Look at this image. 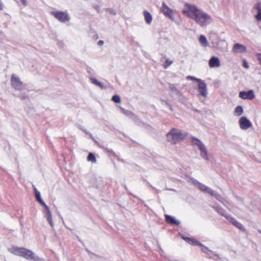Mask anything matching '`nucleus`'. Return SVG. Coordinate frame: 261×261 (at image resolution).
<instances>
[{"label":"nucleus","mask_w":261,"mask_h":261,"mask_svg":"<svg viewBox=\"0 0 261 261\" xmlns=\"http://www.w3.org/2000/svg\"><path fill=\"white\" fill-rule=\"evenodd\" d=\"M254 9L257 11V14L255 16V19L258 21H261V2L257 3L254 6Z\"/></svg>","instance_id":"nucleus-15"},{"label":"nucleus","mask_w":261,"mask_h":261,"mask_svg":"<svg viewBox=\"0 0 261 261\" xmlns=\"http://www.w3.org/2000/svg\"><path fill=\"white\" fill-rule=\"evenodd\" d=\"M103 41L102 40H99L98 42V44L99 45H103Z\"/></svg>","instance_id":"nucleus-36"},{"label":"nucleus","mask_w":261,"mask_h":261,"mask_svg":"<svg viewBox=\"0 0 261 261\" xmlns=\"http://www.w3.org/2000/svg\"><path fill=\"white\" fill-rule=\"evenodd\" d=\"M87 160L92 163H96V159L94 154L91 152L89 153L87 156Z\"/></svg>","instance_id":"nucleus-22"},{"label":"nucleus","mask_w":261,"mask_h":261,"mask_svg":"<svg viewBox=\"0 0 261 261\" xmlns=\"http://www.w3.org/2000/svg\"><path fill=\"white\" fill-rule=\"evenodd\" d=\"M198 83V92L203 97L206 96L207 89L205 83L201 80Z\"/></svg>","instance_id":"nucleus-9"},{"label":"nucleus","mask_w":261,"mask_h":261,"mask_svg":"<svg viewBox=\"0 0 261 261\" xmlns=\"http://www.w3.org/2000/svg\"><path fill=\"white\" fill-rule=\"evenodd\" d=\"M232 224L234 226H235L236 227L239 228V229L243 230V231H245V229L244 228L243 225L241 223H240V222H238L236 220V221H234Z\"/></svg>","instance_id":"nucleus-23"},{"label":"nucleus","mask_w":261,"mask_h":261,"mask_svg":"<svg viewBox=\"0 0 261 261\" xmlns=\"http://www.w3.org/2000/svg\"><path fill=\"white\" fill-rule=\"evenodd\" d=\"M24 248H20V247H12L9 249H8V251L15 255H17V256H21L22 255V253H23V251H24Z\"/></svg>","instance_id":"nucleus-10"},{"label":"nucleus","mask_w":261,"mask_h":261,"mask_svg":"<svg viewBox=\"0 0 261 261\" xmlns=\"http://www.w3.org/2000/svg\"><path fill=\"white\" fill-rule=\"evenodd\" d=\"M112 100L116 103H119L121 101L120 97L119 95H115L112 97Z\"/></svg>","instance_id":"nucleus-25"},{"label":"nucleus","mask_w":261,"mask_h":261,"mask_svg":"<svg viewBox=\"0 0 261 261\" xmlns=\"http://www.w3.org/2000/svg\"><path fill=\"white\" fill-rule=\"evenodd\" d=\"M256 56L257 60L259 61L260 65H261V54H257Z\"/></svg>","instance_id":"nucleus-32"},{"label":"nucleus","mask_w":261,"mask_h":261,"mask_svg":"<svg viewBox=\"0 0 261 261\" xmlns=\"http://www.w3.org/2000/svg\"><path fill=\"white\" fill-rule=\"evenodd\" d=\"M187 79L188 80H193V81H195L196 82H200V79H198L194 76H188L187 77Z\"/></svg>","instance_id":"nucleus-29"},{"label":"nucleus","mask_w":261,"mask_h":261,"mask_svg":"<svg viewBox=\"0 0 261 261\" xmlns=\"http://www.w3.org/2000/svg\"><path fill=\"white\" fill-rule=\"evenodd\" d=\"M51 14L62 22L68 21L70 19V17L66 12L53 11L51 12Z\"/></svg>","instance_id":"nucleus-5"},{"label":"nucleus","mask_w":261,"mask_h":261,"mask_svg":"<svg viewBox=\"0 0 261 261\" xmlns=\"http://www.w3.org/2000/svg\"><path fill=\"white\" fill-rule=\"evenodd\" d=\"M243 112V108L241 106H237L234 110V114L237 116H240Z\"/></svg>","instance_id":"nucleus-20"},{"label":"nucleus","mask_w":261,"mask_h":261,"mask_svg":"<svg viewBox=\"0 0 261 261\" xmlns=\"http://www.w3.org/2000/svg\"><path fill=\"white\" fill-rule=\"evenodd\" d=\"M165 217L166 222L167 223L170 224H172V225H179V222L178 221L174 219V218H173L171 216H170L168 215H165Z\"/></svg>","instance_id":"nucleus-13"},{"label":"nucleus","mask_w":261,"mask_h":261,"mask_svg":"<svg viewBox=\"0 0 261 261\" xmlns=\"http://www.w3.org/2000/svg\"><path fill=\"white\" fill-rule=\"evenodd\" d=\"M224 217L232 224L233 223L234 221H236V220L230 216L226 215L224 216Z\"/></svg>","instance_id":"nucleus-28"},{"label":"nucleus","mask_w":261,"mask_h":261,"mask_svg":"<svg viewBox=\"0 0 261 261\" xmlns=\"http://www.w3.org/2000/svg\"><path fill=\"white\" fill-rule=\"evenodd\" d=\"M4 9V6L3 3L1 2L0 3V10H3Z\"/></svg>","instance_id":"nucleus-35"},{"label":"nucleus","mask_w":261,"mask_h":261,"mask_svg":"<svg viewBox=\"0 0 261 261\" xmlns=\"http://www.w3.org/2000/svg\"><path fill=\"white\" fill-rule=\"evenodd\" d=\"M186 136V133L176 128L171 129L167 134V140L173 144L181 142Z\"/></svg>","instance_id":"nucleus-2"},{"label":"nucleus","mask_w":261,"mask_h":261,"mask_svg":"<svg viewBox=\"0 0 261 261\" xmlns=\"http://www.w3.org/2000/svg\"><path fill=\"white\" fill-rule=\"evenodd\" d=\"M45 207L46 208V210L47 211V214H46L47 220L48 221V222L50 224V225L51 226H53V220H52V217H51V212L50 211V210L49 209V207L47 205H45Z\"/></svg>","instance_id":"nucleus-18"},{"label":"nucleus","mask_w":261,"mask_h":261,"mask_svg":"<svg viewBox=\"0 0 261 261\" xmlns=\"http://www.w3.org/2000/svg\"><path fill=\"white\" fill-rule=\"evenodd\" d=\"M92 83L99 86V87H100L101 88H103L102 84L101 83H100L99 81H98L97 80H96L95 79H92Z\"/></svg>","instance_id":"nucleus-26"},{"label":"nucleus","mask_w":261,"mask_h":261,"mask_svg":"<svg viewBox=\"0 0 261 261\" xmlns=\"http://www.w3.org/2000/svg\"><path fill=\"white\" fill-rule=\"evenodd\" d=\"M169 88L173 91H176L177 90L176 87L173 84H170Z\"/></svg>","instance_id":"nucleus-31"},{"label":"nucleus","mask_w":261,"mask_h":261,"mask_svg":"<svg viewBox=\"0 0 261 261\" xmlns=\"http://www.w3.org/2000/svg\"><path fill=\"white\" fill-rule=\"evenodd\" d=\"M173 63L172 60H170L169 59H166L165 63L164 65V67L165 69L168 68L170 65H171Z\"/></svg>","instance_id":"nucleus-24"},{"label":"nucleus","mask_w":261,"mask_h":261,"mask_svg":"<svg viewBox=\"0 0 261 261\" xmlns=\"http://www.w3.org/2000/svg\"><path fill=\"white\" fill-rule=\"evenodd\" d=\"M224 217L232 224L233 223L234 221H236V220L230 216L226 215L224 216Z\"/></svg>","instance_id":"nucleus-27"},{"label":"nucleus","mask_w":261,"mask_h":261,"mask_svg":"<svg viewBox=\"0 0 261 261\" xmlns=\"http://www.w3.org/2000/svg\"><path fill=\"white\" fill-rule=\"evenodd\" d=\"M20 2L23 6H26L27 5V2L26 0H21Z\"/></svg>","instance_id":"nucleus-34"},{"label":"nucleus","mask_w":261,"mask_h":261,"mask_svg":"<svg viewBox=\"0 0 261 261\" xmlns=\"http://www.w3.org/2000/svg\"><path fill=\"white\" fill-rule=\"evenodd\" d=\"M182 12L202 27L210 24L213 20L211 15L198 9L195 5L186 3Z\"/></svg>","instance_id":"nucleus-1"},{"label":"nucleus","mask_w":261,"mask_h":261,"mask_svg":"<svg viewBox=\"0 0 261 261\" xmlns=\"http://www.w3.org/2000/svg\"><path fill=\"white\" fill-rule=\"evenodd\" d=\"M200 189L203 191H207L209 189L205 185H202L200 186Z\"/></svg>","instance_id":"nucleus-30"},{"label":"nucleus","mask_w":261,"mask_h":261,"mask_svg":"<svg viewBox=\"0 0 261 261\" xmlns=\"http://www.w3.org/2000/svg\"><path fill=\"white\" fill-rule=\"evenodd\" d=\"M143 14L145 18V20L146 22L148 24H150L152 21V16L150 13H149L147 11L145 10L143 12Z\"/></svg>","instance_id":"nucleus-17"},{"label":"nucleus","mask_w":261,"mask_h":261,"mask_svg":"<svg viewBox=\"0 0 261 261\" xmlns=\"http://www.w3.org/2000/svg\"><path fill=\"white\" fill-rule=\"evenodd\" d=\"M161 12L170 19H173V11L170 9L165 2H163L161 8Z\"/></svg>","instance_id":"nucleus-6"},{"label":"nucleus","mask_w":261,"mask_h":261,"mask_svg":"<svg viewBox=\"0 0 261 261\" xmlns=\"http://www.w3.org/2000/svg\"><path fill=\"white\" fill-rule=\"evenodd\" d=\"M234 53H245L246 51V48L245 46L239 43H236L232 48Z\"/></svg>","instance_id":"nucleus-12"},{"label":"nucleus","mask_w":261,"mask_h":261,"mask_svg":"<svg viewBox=\"0 0 261 261\" xmlns=\"http://www.w3.org/2000/svg\"><path fill=\"white\" fill-rule=\"evenodd\" d=\"M208 64L210 67H218L220 66V62L219 58L216 57H212L209 60Z\"/></svg>","instance_id":"nucleus-11"},{"label":"nucleus","mask_w":261,"mask_h":261,"mask_svg":"<svg viewBox=\"0 0 261 261\" xmlns=\"http://www.w3.org/2000/svg\"><path fill=\"white\" fill-rule=\"evenodd\" d=\"M243 66H244L245 68H248V67H249V66H248V64H247V62H246L245 60H244V62H243Z\"/></svg>","instance_id":"nucleus-33"},{"label":"nucleus","mask_w":261,"mask_h":261,"mask_svg":"<svg viewBox=\"0 0 261 261\" xmlns=\"http://www.w3.org/2000/svg\"><path fill=\"white\" fill-rule=\"evenodd\" d=\"M191 142L193 145L198 146V148L200 150L201 155L206 160H208V157L207 152L202 143L199 140L195 138H193Z\"/></svg>","instance_id":"nucleus-3"},{"label":"nucleus","mask_w":261,"mask_h":261,"mask_svg":"<svg viewBox=\"0 0 261 261\" xmlns=\"http://www.w3.org/2000/svg\"><path fill=\"white\" fill-rule=\"evenodd\" d=\"M184 239L191 245L199 246H202V244H201L200 242L194 239H191L189 238H184Z\"/></svg>","instance_id":"nucleus-16"},{"label":"nucleus","mask_w":261,"mask_h":261,"mask_svg":"<svg viewBox=\"0 0 261 261\" xmlns=\"http://www.w3.org/2000/svg\"><path fill=\"white\" fill-rule=\"evenodd\" d=\"M12 87L16 90H21L24 88V84L20 79L14 74H13L11 78Z\"/></svg>","instance_id":"nucleus-4"},{"label":"nucleus","mask_w":261,"mask_h":261,"mask_svg":"<svg viewBox=\"0 0 261 261\" xmlns=\"http://www.w3.org/2000/svg\"><path fill=\"white\" fill-rule=\"evenodd\" d=\"M199 42L204 46L207 45V41L206 37L203 35H201L199 37Z\"/></svg>","instance_id":"nucleus-21"},{"label":"nucleus","mask_w":261,"mask_h":261,"mask_svg":"<svg viewBox=\"0 0 261 261\" xmlns=\"http://www.w3.org/2000/svg\"><path fill=\"white\" fill-rule=\"evenodd\" d=\"M259 232L261 233V231L259 230Z\"/></svg>","instance_id":"nucleus-37"},{"label":"nucleus","mask_w":261,"mask_h":261,"mask_svg":"<svg viewBox=\"0 0 261 261\" xmlns=\"http://www.w3.org/2000/svg\"><path fill=\"white\" fill-rule=\"evenodd\" d=\"M35 196H36V198L37 200V201L42 205H43L44 206H45V205H46L45 204V203L43 201V200H42L41 198V196H40V194L39 192L36 191L35 192Z\"/></svg>","instance_id":"nucleus-19"},{"label":"nucleus","mask_w":261,"mask_h":261,"mask_svg":"<svg viewBox=\"0 0 261 261\" xmlns=\"http://www.w3.org/2000/svg\"><path fill=\"white\" fill-rule=\"evenodd\" d=\"M24 251L22 255V257L25 258L27 259H33L34 258V253L31 251L28 250L25 248L24 249Z\"/></svg>","instance_id":"nucleus-14"},{"label":"nucleus","mask_w":261,"mask_h":261,"mask_svg":"<svg viewBox=\"0 0 261 261\" xmlns=\"http://www.w3.org/2000/svg\"><path fill=\"white\" fill-rule=\"evenodd\" d=\"M239 125L242 129H247L252 126V123L246 117H242L239 120Z\"/></svg>","instance_id":"nucleus-7"},{"label":"nucleus","mask_w":261,"mask_h":261,"mask_svg":"<svg viewBox=\"0 0 261 261\" xmlns=\"http://www.w3.org/2000/svg\"><path fill=\"white\" fill-rule=\"evenodd\" d=\"M239 97L244 99L252 100L255 97V95L253 91L250 90L248 91L240 92Z\"/></svg>","instance_id":"nucleus-8"}]
</instances>
